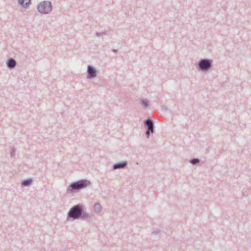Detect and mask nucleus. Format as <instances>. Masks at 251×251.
Instances as JSON below:
<instances>
[{"instance_id": "1", "label": "nucleus", "mask_w": 251, "mask_h": 251, "mask_svg": "<svg viewBox=\"0 0 251 251\" xmlns=\"http://www.w3.org/2000/svg\"><path fill=\"white\" fill-rule=\"evenodd\" d=\"M38 11L42 13H48L51 10V6L50 2H42L38 6Z\"/></svg>"}, {"instance_id": "2", "label": "nucleus", "mask_w": 251, "mask_h": 251, "mask_svg": "<svg viewBox=\"0 0 251 251\" xmlns=\"http://www.w3.org/2000/svg\"><path fill=\"white\" fill-rule=\"evenodd\" d=\"M86 186V181L81 180L76 182L73 183L71 186V189L69 188L68 191H72L73 190H78L83 188Z\"/></svg>"}, {"instance_id": "3", "label": "nucleus", "mask_w": 251, "mask_h": 251, "mask_svg": "<svg viewBox=\"0 0 251 251\" xmlns=\"http://www.w3.org/2000/svg\"><path fill=\"white\" fill-rule=\"evenodd\" d=\"M81 211V207L79 206H75L70 210L69 216L73 218H77L80 215Z\"/></svg>"}, {"instance_id": "4", "label": "nucleus", "mask_w": 251, "mask_h": 251, "mask_svg": "<svg viewBox=\"0 0 251 251\" xmlns=\"http://www.w3.org/2000/svg\"><path fill=\"white\" fill-rule=\"evenodd\" d=\"M199 66L201 70H206L210 67L211 63L207 60H202L200 62Z\"/></svg>"}, {"instance_id": "5", "label": "nucleus", "mask_w": 251, "mask_h": 251, "mask_svg": "<svg viewBox=\"0 0 251 251\" xmlns=\"http://www.w3.org/2000/svg\"><path fill=\"white\" fill-rule=\"evenodd\" d=\"M146 125L148 127V130L146 133L148 137L150 135V131H151L152 133L153 132V125L152 121L150 120H148L146 121Z\"/></svg>"}, {"instance_id": "6", "label": "nucleus", "mask_w": 251, "mask_h": 251, "mask_svg": "<svg viewBox=\"0 0 251 251\" xmlns=\"http://www.w3.org/2000/svg\"><path fill=\"white\" fill-rule=\"evenodd\" d=\"M19 3L23 7L28 6L30 3V0H19Z\"/></svg>"}, {"instance_id": "7", "label": "nucleus", "mask_w": 251, "mask_h": 251, "mask_svg": "<svg viewBox=\"0 0 251 251\" xmlns=\"http://www.w3.org/2000/svg\"><path fill=\"white\" fill-rule=\"evenodd\" d=\"M88 71L90 75V76L94 77L96 76V70L92 67L88 66Z\"/></svg>"}, {"instance_id": "8", "label": "nucleus", "mask_w": 251, "mask_h": 251, "mask_svg": "<svg viewBox=\"0 0 251 251\" xmlns=\"http://www.w3.org/2000/svg\"><path fill=\"white\" fill-rule=\"evenodd\" d=\"M126 162H122L120 163H118V164H115L114 166V168L115 169H118V168H122L125 167L126 166Z\"/></svg>"}, {"instance_id": "9", "label": "nucleus", "mask_w": 251, "mask_h": 251, "mask_svg": "<svg viewBox=\"0 0 251 251\" xmlns=\"http://www.w3.org/2000/svg\"><path fill=\"white\" fill-rule=\"evenodd\" d=\"M16 65V62L13 59H10L7 63V66L9 68H13Z\"/></svg>"}, {"instance_id": "10", "label": "nucleus", "mask_w": 251, "mask_h": 251, "mask_svg": "<svg viewBox=\"0 0 251 251\" xmlns=\"http://www.w3.org/2000/svg\"><path fill=\"white\" fill-rule=\"evenodd\" d=\"M31 182L32 180L31 179L25 180L22 182V185L24 186H27L31 184Z\"/></svg>"}, {"instance_id": "11", "label": "nucleus", "mask_w": 251, "mask_h": 251, "mask_svg": "<svg viewBox=\"0 0 251 251\" xmlns=\"http://www.w3.org/2000/svg\"><path fill=\"white\" fill-rule=\"evenodd\" d=\"M94 208L96 211H100V206L99 204H96L94 206Z\"/></svg>"}, {"instance_id": "12", "label": "nucleus", "mask_w": 251, "mask_h": 251, "mask_svg": "<svg viewBox=\"0 0 251 251\" xmlns=\"http://www.w3.org/2000/svg\"><path fill=\"white\" fill-rule=\"evenodd\" d=\"M199 160L197 159H192L191 161V163L192 164H195L196 163H198L199 162Z\"/></svg>"}, {"instance_id": "13", "label": "nucleus", "mask_w": 251, "mask_h": 251, "mask_svg": "<svg viewBox=\"0 0 251 251\" xmlns=\"http://www.w3.org/2000/svg\"><path fill=\"white\" fill-rule=\"evenodd\" d=\"M142 103L143 104H144V106H148V103H147V102L145 100H143L142 101Z\"/></svg>"}]
</instances>
